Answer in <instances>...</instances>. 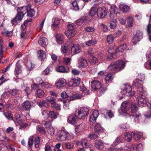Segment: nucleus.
Masks as SVG:
<instances>
[{"label": "nucleus", "instance_id": "nucleus-1", "mask_svg": "<svg viewBox=\"0 0 151 151\" xmlns=\"http://www.w3.org/2000/svg\"><path fill=\"white\" fill-rule=\"evenodd\" d=\"M130 105L129 104L125 102H123L121 106L119 112L120 115L126 117L133 116L134 117L135 122L139 121L138 117L141 115L137 111L138 107L134 104L132 105L131 111H129Z\"/></svg>", "mask_w": 151, "mask_h": 151}, {"label": "nucleus", "instance_id": "nucleus-2", "mask_svg": "<svg viewBox=\"0 0 151 151\" xmlns=\"http://www.w3.org/2000/svg\"><path fill=\"white\" fill-rule=\"evenodd\" d=\"M125 63L123 60H119L115 63L112 62L108 67V70L113 73L119 72L125 67Z\"/></svg>", "mask_w": 151, "mask_h": 151}, {"label": "nucleus", "instance_id": "nucleus-3", "mask_svg": "<svg viewBox=\"0 0 151 151\" xmlns=\"http://www.w3.org/2000/svg\"><path fill=\"white\" fill-rule=\"evenodd\" d=\"M121 89L122 91L121 94L119 95L120 99L124 98L125 95L128 96H133L135 94L134 91H131L132 88L128 84H125L122 86Z\"/></svg>", "mask_w": 151, "mask_h": 151}, {"label": "nucleus", "instance_id": "nucleus-4", "mask_svg": "<svg viewBox=\"0 0 151 151\" xmlns=\"http://www.w3.org/2000/svg\"><path fill=\"white\" fill-rule=\"evenodd\" d=\"M80 90L82 91L81 94L79 93H76L70 96L69 97L68 100L69 101H70L74 100L81 99L82 97L87 95L89 93V90L86 88L84 86L82 87H80Z\"/></svg>", "mask_w": 151, "mask_h": 151}, {"label": "nucleus", "instance_id": "nucleus-5", "mask_svg": "<svg viewBox=\"0 0 151 151\" xmlns=\"http://www.w3.org/2000/svg\"><path fill=\"white\" fill-rule=\"evenodd\" d=\"M88 109L87 107H81L76 110L75 115L78 119H83L88 114Z\"/></svg>", "mask_w": 151, "mask_h": 151}, {"label": "nucleus", "instance_id": "nucleus-6", "mask_svg": "<svg viewBox=\"0 0 151 151\" xmlns=\"http://www.w3.org/2000/svg\"><path fill=\"white\" fill-rule=\"evenodd\" d=\"M124 49L123 48H109L108 50L109 54L107 57V59L111 60L114 58L113 55L115 53H118L122 52Z\"/></svg>", "mask_w": 151, "mask_h": 151}, {"label": "nucleus", "instance_id": "nucleus-7", "mask_svg": "<svg viewBox=\"0 0 151 151\" xmlns=\"http://www.w3.org/2000/svg\"><path fill=\"white\" fill-rule=\"evenodd\" d=\"M146 56L147 61L145 64V66L147 69H151V50L147 52Z\"/></svg>", "mask_w": 151, "mask_h": 151}, {"label": "nucleus", "instance_id": "nucleus-8", "mask_svg": "<svg viewBox=\"0 0 151 151\" xmlns=\"http://www.w3.org/2000/svg\"><path fill=\"white\" fill-rule=\"evenodd\" d=\"M143 34L142 32L137 31L132 40V42L135 44L137 42L139 41L143 38Z\"/></svg>", "mask_w": 151, "mask_h": 151}, {"label": "nucleus", "instance_id": "nucleus-9", "mask_svg": "<svg viewBox=\"0 0 151 151\" xmlns=\"http://www.w3.org/2000/svg\"><path fill=\"white\" fill-rule=\"evenodd\" d=\"M141 81L136 79L133 82V85L138 88L137 92H140L141 95L143 94V88L142 85L140 83Z\"/></svg>", "mask_w": 151, "mask_h": 151}, {"label": "nucleus", "instance_id": "nucleus-10", "mask_svg": "<svg viewBox=\"0 0 151 151\" xmlns=\"http://www.w3.org/2000/svg\"><path fill=\"white\" fill-rule=\"evenodd\" d=\"M140 93H137L139 96L137 97V101L140 106H143L147 103V100L145 97L142 95L143 94L141 95Z\"/></svg>", "mask_w": 151, "mask_h": 151}, {"label": "nucleus", "instance_id": "nucleus-11", "mask_svg": "<svg viewBox=\"0 0 151 151\" xmlns=\"http://www.w3.org/2000/svg\"><path fill=\"white\" fill-rule=\"evenodd\" d=\"M66 131L63 129L60 130L57 134V138L61 142L64 141L66 140Z\"/></svg>", "mask_w": 151, "mask_h": 151}, {"label": "nucleus", "instance_id": "nucleus-12", "mask_svg": "<svg viewBox=\"0 0 151 151\" xmlns=\"http://www.w3.org/2000/svg\"><path fill=\"white\" fill-rule=\"evenodd\" d=\"M106 9L104 7H98V6L97 15L99 18H104L106 15Z\"/></svg>", "mask_w": 151, "mask_h": 151}, {"label": "nucleus", "instance_id": "nucleus-13", "mask_svg": "<svg viewBox=\"0 0 151 151\" xmlns=\"http://www.w3.org/2000/svg\"><path fill=\"white\" fill-rule=\"evenodd\" d=\"M99 113L97 110H94L89 118L90 124L92 125L96 121V119L98 116Z\"/></svg>", "mask_w": 151, "mask_h": 151}, {"label": "nucleus", "instance_id": "nucleus-14", "mask_svg": "<svg viewBox=\"0 0 151 151\" xmlns=\"http://www.w3.org/2000/svg\"><path fill=\"white\" fill-rule=\"evenodd\" d=\"M91 86L92 91H96L101 88V83L98 81L93 80L91 82Z\"/></svg>", "mask_w": 151, "mask_h": 151}, {"label": "nucleus", "instance_id": "nucleus-15", "mask_svg": "<svg viewBox=\"0 0 151 151\" xmlns=\"http://www.w3.org/2000/svg\"><path fill=\"white\" fill-rule=\"evenodd\" d=\"M13 120L16 124L17 123V124L20 125V126L19 127V129H22L24 128L22 125L24 124V122L22 119V118L19 115H17L16 116L15 120L13 119Z\"/></svg>", "mask_w": 151, "mask_h": 151}, {"label": "nucleus", "instance_id": "nucleus-16", "mask_svg": "<svg viewBox=\"0 0 151 151\" xmlns=\"http://www.w3.org/2000/svg\"><path fill=\"white\" fill-rule=\"evenodd\" d=\"M82 2L81 1H75L72 3L73 6L72 9L75 10H78L83 8V6L81 5Z\"/></svg>", "mask_w": 151, "mask_h": 151}, {"label": "nucleus", "instance_id": "nucleus-17", "mask_svg": "<svg viewBox=\"0 0 151 151\" xmlns=\"http://www.w3.org/2000/svg\"><path fill=\"white\" fill-rule=\"evenodd\" d=\"M55 86L58 88H62L66 85V81L64 78H60L55 83Z\"/></svg>", "mask_w": 151, "mask_h": 151}, {"label": "nucleus", "instance_id": "nucleus-18", "mask_svg": "<svg viewBox=\"0 0 151 151\" xmlns=\"http://www.w3.org/2000/svg\"><path fill=\"white\" fill-rule=\"evenodd\" d=\"M88 65V63L85 59H80L78 61V67L80 68H85Z\"/></svg>", "mask_w": 151, "mask_h": 151}, {"label": "nucleus", "instance_id": "nucleus-19", "mask_svg": "<svg viewBox=\"0 0 151 151\" xmlns=\"http://www.w3.org/2000/svg\"><path fill=\"white\" fill-rule=\"evenodd\" d=\"M118 9L115 6L113 5L111 6L110 10V17L111 18L113 17V16L112 14H113L116 15L119 14L120 15V13L118 12Z\"/></svg>", "mask_w": 151, "mask_h": 151}, {"label": "nucleus", "instance_id": "nucleus-20", "mask_svg": "<svg viewBox=\"0 0 151 151\" xmlns=\"http://www.w3.org/2000/svg\"><path fill=\"white\" fill-rule=\"evenodd\" d=\"M88 54L89 56L88 58L89 61L92 64H95L98 62V60L97 58L93 55V53L91 52L90 51H88Z\"/></svg>", "mask_w": 151, "mask_h": 151}, {"label": "nucleus", "instance_id": "nucleus-21", "mask_svg": "<svg viewBox=\"0 0 151 151\" xmlns=\"http://www.w3.org/2000/svg\"><path fill=\"white\" fill-rule=\"evenodd\" d=\"M22 66L19 64V62H17L14 71L15 75L17 77V76L20 74L22 72Z\"/></svg>", "mask_w": 151, "mask_h": 151}, {"label": "nucleus", "instance_id": "nucleus-22", "mask_svg": "<svg viewBox=\"0 0 151 151\" xmlns=\"http://www.w3.org/2000/svg\"><path fill=\"white\" fill-rule=\"evenodd\" d=\"M104 129L101 125L99 123H96L95 125L94 131L95 133L99 134V133L103 132L104 131Z\"/></svg>", "mask_w": 151, "mask_h": 151}, {"label": "nucleus", "instance_id": "nucleus-23", "mask_svg": "<svg viewBox=\"0 0 151 151\" xmlns=\"http://www.w3.org/2000/svg\"><path fill=\"white\" fill-rule=\"evenodd\" d=\"M80 82V79L79 78L71 79L69 81V83L73 87L78 86Z\"/></svg>", "mask_w": 151, "mask_h": 151}, {"label": "nucleus", "instance_id": "nucleus-24", "mask_svg": "<svg viewBox=\"0 0 151 151\" xmlns=\"http://www.w3.org/2000/svg\"><path fill=\"white\" fill-rule=\"evenodd\" d=\"M48 102H49L51 103L52 108H54L57 110H60V105L55 103V101L53 98H52L51 99H48Z\"/></svg>", "mask_w": 151, "mask_h": 151}, {"label": "nucleus", "instance_id": "nucleus-25", "mask_svg": "<svg viewBox=\"0 0 151 151\" xmlns=\"http://www.w3.org/2000/svg\"><path fill=\"white\" fill-rule=\"evenodd\" d=\"M122 141V139L120 137H118L114 142L112 145L113 148H114V149L116 151H125V150H126L125 148H124L123 149L122 148H119L116 150L115 149L114 146L113 145H114L115 146H116V145L118 144L121 142Z\"/></svg>", "mask_w": 151, "mask_h": 151}, {"label": "nucleus", "instance_id": "nucleus-26", "mask_svg": "<svg viewBox=\"0 0 151 151\" xmlns=\"http://www.w3.org/2000/svg\"><path fill=\"white\" fill-rule=\"evenodd\" d=\"M60 21L58 18H54L52 20V24L51 25L52 27H55V31H57L58 28H59Z\"/></svg>", "mask_w": 151, "mask_h": 151}, {"label": "nucleus", "instance_id": "nucleus-27", "mask_svg": "<svg viewBox=\"0 0 151 151\" xmlns=\"http://www.w3.org/2000/svg\"><path fill=\"white\" fill-rule=\"evenodd\" d=\"M98 8V6L96 5H94L92 7L89 11V14L90 16L92 17L97 14V10Z\"/></svg>", "mask_w": 151, "mask_h": 151}, {"label": "nucleus", "instance_id": "nucleus-28", "mask_svg": "<svg viewBox=\"0 0 151 151\" xmlns=\"http://www.w3.org/2000/svg\"><path fill=\"white\" fill-rule=\"evenodd\" d=\"M64 47H78V45L74 44L73 42L70 40L63 44Z\"/></svg>", "mask_w": 151, "mask_h": 151}, {"label": "nucleus", "instance_id": "nucleus-29", "mask_svg": "<svg viewBox=\"0 0 151 151\" xmlns=\"http://www.w3.org/2000/svg\"><path fill=\"white\" fill-rule=\"evenodd\" d=\"M85 127V124L84 123H82L77 126L75 128V131L78 133L82 132Z\"/></svg>", "mask_w": 151, "mask_h": 151}, {"label": "nucleus", "instance_id": "nucleus-30", "mask_svg": "<svg viewBox=\"0 0 151 151\" xmlns=\"http://www.w3.org/2000/svg\"><path fill=\"white\" fill-rule=\"evenodd\" d=\"M67 122L69 123L74 125L76 123V119L74 116L70 115L67 118Z\"/></svg>", "mask_w": 151, "mask_h": 151}, {"label": "nucleus", "instance_id": "nucleus-31", "mask_svg": "<svg viewBox=\"0 0 151 151\" xmlns=\"http://www.w3.org/2000/svg\"><path fill=\"white\" fill-rule=\"evenodd\" d=\"M95 147L97 150H101L104 147L103 142L101 141L96 140L95 145Z\"/></svg>", "mask_w": 151, "mask_h": 151}, {"label": "nucleus", "instance_id": "nucleus-32", "mask_svg": "<svg viewBox=\"0 0 151 151\" xmlns=\"http://www.w3.org/2000/svg\"><path fill=\"white\" fill-rule=\"evenodd\" d=\"M56 70L58 72L60 73H68L69 70L68 68H66L63 66H58L56 68Z\"/></svg>", "mask_w": 151, "mask_h": 151}, {"label": "nucleus", "instance_id": "nucleus-33", "mask_svg": "<svg viewBox=\"0 0 151 151\" xmlns=\"http://www.w3.org/2000/svg\"><path fill=\"white\" fill-rule=\"evenodd\" d=\"M76 30H68L65 32V34L68 38H71L76 35Z\"/></svg>", "mask_w": 151, "mask_h": 151}, {"label": "nucleus", "instance_id": "nucleus-34", "mask_svg": "<svg viewBox=\"0 0 151 151\" xmlns=\"http://www.w3.org/2000/svg\"><path fill=\"white\" fill-rule=\"evenodd\" d=\"M37 53L38 58L41 60H43L46 57V53L42 50L38 51Z\"/></svg>", "mask_w": 151, "mask_h": 151}, {"label": "nucleus", "instance_id": "nucleus-35", "mask_svg": "<svg viewBox=\"0 0 151 151\" xmlns=\"http://www.w3.org/2000/svg\"><path fill=\"white\" fill-rule=\"evenodd\" d=\"M126 20L127 21V27L131 28L133 26V18L132 17H128L126 19Z\"/></svg>", "mask_w": 151, "mask_h": 151}, {"label": "nucleus", "instance_id": "nucleus-36", "mask_svg": "<svg viewBox=\"0 0 151 151\" xmlns=\"http://www.w3.org/2000/svg\"><path fill=\"white\" fill-rule=\"evenodd\" d=\"M16 93V91L15 90H7L4 93V95H6L8 97H10L14 96Z\"/></svg>", "mask_w": 151, "mask_h": 151}, {"label": "nucleus", "instance_id": "nucleus-37", "mask_svg": "<svg viewBox=\"0 0 151 151\" xmlns=\"http://www.w3.org/2000/svg\"><path fill=\"white\" fill-rule=\"evenodd\" d=\"M26 68L28 70L30 71L33 70L34 67V65L30 60L27 61L26 64Z\"/></svg>", "mask_w": 151, "mask_h": 151}, {"label": "nucleus", "instance_id": "nucleus-38", "mask_svg": "<svg viewBox=\"0 0 151 151\" xmlns=\"http://www.w3.org/2000/svg\"><path fill=\"white\" fill-rule=\"evenodd\" d=\"M117 20L115 19H113L111 20L110 22V27L111 29H114L116 26Z\"/></svg>", "mask_w": 151, "mask_h": 151}, {"label": "nucleus", "instance_id": "nucleus-39", "mask_svg": "<svg viewBox=\"0 0 151 151\" xmlns=\"http://www.w3.org/2000/svg\"><path fill=\"white\" fill-rule=\"evenodd\" d=\"M119 8L123 12H127L129 9V7L125 4H120L119 5Z\"/></svg>", "mask_w": 151, "mask_h": 151}, {"label": "nucleus", "instance_id": "nucleus-40", "mask_svg": "<svg viewBox=\"0 0 151 151\" xmlns=\"http://www.w3.org/2000/svg\"><path fill=\"white\" fill-rule=\"evenodd\" d=\"M132 135L129 132H126L124 133V139L128 142L131 141L132 139Z\"/></svg>", "mask_w": 151, "mask_h": 151}, {"label": "nucleus", "instance_id": "nucleus-41", "mask_svg": "<svg viewBox=\"0 0 151 151\" xmlns=\"http://www.w3.org/2000/svg\"><path fill=\"white\" fill-rule=\"evenodd\" d=\"M23 108L26 110L29 109L31 107L30 102L28 101H26L22 104Z\"/></svg>", "mask_w": 151, "mask_h": 151}, {"label": "nucleus", "instance_id": "nucleus-42", "mask_svg": "<svg viewBox=\"0 0 151 151\" xmlns=\"http://www.w3.org/2000/svg\"><path fill=\"white\" fill-rule=\"evenodd\" d=\"M114 112L111 110H108L104 114L105 118H111L114 116Z\"/></svg>", "mask_w": 151, "mask_h": 151}, {"label": "nucleus", "instance_id": "nucleus-43", "mask_svg": "<svg viewBox=\"0 0 151 151\" xmlns=\"http://www.w3.org/2000/svg\"><path fill=\"white\" fill-rule=\"evenodd\" d=\"M81 144L84 148H87L89 146L87 139L86 138H83L81 140Z\"/></svg>", "mask_w": 151, "mask_h": 151}, {"label": "nucleus", "instance_id": "nucleus-44", "mask_svg": "<svg viewBox=\"0 0 151 151\" xmlns=\"http://www.w3.org/2000/svg\"><path fill=\"white\" fill-rule=\"evenodd\" d=\"M47 39L45 37H42L39 40V44L42 47H45L46 46L45 41Z\"/></svg>", "mask_w": 151, "mask_h": 151}, {"label": "nucleus", "instance_id": "nucleus-45", "mask_svg": "<svg viewBox=\"0 0 151 151\" xmlns=\"http://www.w3.org/2000/svg\"><path fill=\"white\" fill-rule=\"evenodd\" d=\"M28 8L27 7L24 6L22 8H18L17 9L19 10L20 13L24 15L27 12Z\"/></svg>", "mask_w": 151, "mask_h": 151}, {"label": "nucleus", "instance_id": "nucleus-46", "mask_svg": "<svg viewBox=\"0 0 151 151\" xmlns=\"http://www.w3.org/2000/svg\"><path fill=\"white\" fill-rule=\"evenodd\" d=\"M114 78L113 75L111 73H108L105 76V80L106 82L111 81Z\"/></svg>", "mask_w": 151, "mask_h": 151}, {"label": "nucleus", "instance_id": "nucleus-47", "mask_svg": "<svg viewBox=\"0 0 151 151\" xmlns=\"http://www.w3.org/2000/svg\"><path fill=\"white\" fill-rule=\"evenodd\" d=\"M85 17H83L76 21L75 24L80 26L83 24L86 20Z\"/></svg>", "mask_w": 151, "mask_h": 151}, {"label": "nucleus", "instance_id": "nucleus-48", "mask_svg": "<svg viewBox=\"0 0 151 151\" xmlns=\"http://www.w3.org/2000/svg\"><path fill=\"white\" fill-rule=\"evenodd\" d=\"M56 41L58 42H61L63 41L64 39L63 36L61 34H57L56 35Z\"/></svg>", "mask_w": 151, "mask_h": 151}, {"label": "nucleus", "instance_id": "nucleus-49", "mask_svg": "<svg viewBox=\"0 0 151 151\" xmlns=\"http://www.w3.org/2000/svg\"><path fill=\"white\" fill-rule=\"evenodd\" d=\"M133 138L135 140H139L142 136V134L141 133H133Z\"/></svg>", "mask_w": 151, "mask_h": 151}, {"label": "nucleus", "instance_id": "nucleus-50", "mask_svg": "<svg viewBox=\"0 0 151 151\" xmlns=\"http://www.w3.org/2000/svg\"><path fill=\"white\" fill-rule=\"evenodd\" d=\"M55 132L54 128L51 125H50L49 127H48V133L50 135L52 136L54 135Z\"/></svg>", "mask_w": 151, "mask_h": 151}, {"label": "nucleus", "instance_id": "nucleus-51", "mask_svg": "<svg viewBox=\"0 0 151 151\" xmlns=\"http://www.w3.org/2000/svg\"><path fill=\"white\" fill-rule=\"evenodd\" d=\"M145 78V76L144 74L141 73L139 74L138 75V78L137 79L138 80L143 83Z\"/></svg>", "mask_w": 151, "mask_h": 151}, {"label": "nucleus", "instance_id": "nucleus-52", "mask_svg": "<svg viewBox=\"0 0 151 151\" xmlns=\"http://www.w3.org/2000/svg\"><path fill=\"white\" fill-rule=\"evenodd\" d=\"M65 146L66 149L70 150L72 149L74 147L73 143L71 142H66L65 143Z\"/></svg>", "mask_w": 151, "mask_h": 151}, {"label": "nucleus", "instance_id": "nucleus-53", "mask_svg": "<svg viewBox=\"0 0 151 151\" xmlns=\"http://www.w3.org/2000/svg\"><path fill=\"white\" fill-rule=\"evenodd\" d=\"M97 42V41L96 40H90L86 42V44L88 46H93Z\"/></svg>", "mask_w": 151, "mask_h": 151}, {"label": "nucleus", "instance_id": "nucleus-54", "mask_svg": "<svg viewBox=\"0 0 151 151\" xmlns=\"http://www.w3.org/2000/svg\"><path fill=\"white\" fill-rule=\"evenodd\" d=\"M24 16L23 14H22L20 13L19 9H17V14L15 18L18 20H19V21L21 20L23 18Z\"/></svg>", "mask_w": 151, "mask_h": 151}, {"label": "nucleus", "instance_id": "nucleus-55", "mask_svg": "<svg viewBox=\"0 0 151 151\" xmlns=\"http://www.w3.org/2000/svg\"><path fill=\"white\" fill-rule=\"evenodd\" d=\"M4 115L8 119L11 120H13V115L10 112H7L4 113Z\"/></svg>", "mask_w": 151, "mask_h": 151}, {"label": "nucleus", "instance_id": "nucleus-56", "mask_svg": "<svg viewBox=\"0 0 151 151\" xmlns=\"http://www.w3.org/2000/svg\"><path fill=\"white\" fill-rule=\"evenodd\" d=\"M36 94L38 97L41 98L44 96V92L41 90H38L36 91Z\"/></svg>", "mask_w": 151, "mask_h": 151}, {"label": "nucleus", "instance_id": "nucleus-57", "mask_svg": "<svg viewBox=\"0 0 151 151\" xmlns=\"http://www.w3.org/2000/svg\"><path fill=\"white\" fill-rule=\"evenodd\" d=\"M49 117L52 119H56L57 117V114L54 111H50L49 113Z\"/></svg>", "mask_w": 151, "mask_h": 151}, {"label": "nucleus", "instance_id": "nucleus-58", "mask_svg": "<svg viewBox=\"0 0 151 151\" xmlns=\"http://www.w3.org/2000/svg\"><path fill=\"white\" fill-rule=\"evenodd\" d=\"M114 37L112 35H108L107 38V40L109 44L112 43L114 41Z\"/></svg>", "mask_w": 151, "mask_h": 151}, {"label": "nucleus", "instance_id": "nucleus-59", "mask_svg": "<svg viewBox=\"0 0 151 151\" xmlns=\"http://www.w3.org/2000/svg\"><path fill=\"white\" fill-rule=\"evenodd\" d=\"M147 31L148 35H150L151 32V14L150 16L149 23L147 27Z\"/></svg>", "mask_w": 151, "mask_h": 151}, {"label": "nucleus", "instance_id": "nucleus-60", "mask_svg": "<svg viewBox=\"0 0 151 151\" xmlns=\"http://www.w3.org/2000/svg\"><path fill=\"white\" fill-rule=\"evenodd\" d=\"M66 140H71L73 137V134L71 132H68L66 131Z\"/></svg>", "mask_w": 151, "mask_h": 151}, {"label": "nucleus", "instance_id": "nucleus-61", "mask_svg": "<svg viewBox=\"0 0 151 151\" xmlns=\"http://www.w3.org/2000/svg\"><path fill=\"white\" fill-rule=\"evenodd\" d=\"M71 50L72 52L75 54L79 53L81 50L80 48H71Z\"/></svg>", "mask_w": 151, "mask_h": 151}, {"label": "nucleus", "instance_id": "nucleus-62", "mask_svg": "<svg viewBox=\"0 0 151 151\" xmlns=\"http://www.w3.org/2000/svg\"><path fill=\"white\" fill-rule=\"evenodd\" d=\"M143 148V145L142 143H140L137 145L135 150L136 151H142Z\"/></svg>", "mask_w": 151, "mask_h": 151}, {"label": "nucleus", "instance_id": "nucleus-63", "mask_svg": "<svg viewBox=\"0 0 151 151\" xmlns=\"http://www.w3.org/2000/svg\"><path fill=\"white\" fill-rule=\"evenodd\" d=\"M27 16L29 17H32L35 14V12L33 9H30L27 11Z\"/></svg>", "mask_w": 151, "mask_h": 151}, {"label": "nucleus", "instance_id": "nucleus-64", "mask_svg": "<svg viewBox=\"0 0 151 151\" xmlns=\"http://www.w3.org/2000/svg\"><path fill=\"white\" fill-rule=\"evenodd\" d=\"M85 31L87 32H92L95 31V29L92 27H88L85 29Z\"/></svg>", "mask_w": 151, "mask_h": 151}]
</instances>
